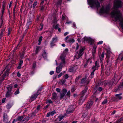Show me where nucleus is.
Segmentation results:
<instances>
[{"label":"nucleus","instance_id":"f257e3e1","mask_svg":"<svg viewBox=\"0 0 123 123\" xmlns=\"http://www.w3.org/2000/svg\"><path fill=\"white\" fill-rule=\"evenodd\" d=\"M122 6V1L121 0H116L112 8V10L111 13V16H114L116 14H117V11H118L121 13L120 11L117 9L118 8L121 7Z\"/></svg>","mask_w":123,"mask_h":123},{"label":"nucleus","instance_id":"f03ea898","mask_svg":"<svg viewBox=\"0 0 123 123\" xmlns=\"http://www.w3.org/2000/svg\"><path fill=\"white\" fill-rule=\"evenodd\" d=\"M117 14H116L114 16H111L112 18H114V21H117L118 20L120 22L119 25L121 28H123V18L121 13H119L118 11H117Z\"/></svg>","mask_w":123,"mask_h":123},{"label":"nucleus","instance_id":"7ed1b4c3","mask_svg":"<svg viewBox=\"0 0 123 123\" xmlns=\"http://www.w3.org/2000/svg\"><path fill=\"white\" fill-rule=\"evenodd\" d=\"M87 1L91 7H96L98 9L100 6V3L98 0H87Z\"/></svg>","mask_w":123,"mask_h":123},{"label":"nucleus","instance_id":"20e7f679","mask_svg":"<svg viewBox=\"0 0 123 123\" xmlns=\"http://www.w3.org/2000/svg\"><path fill=\"white\" fill-rule=\"evenodd\" d=\"M106 57V62L107 64L109 65V66H111L112 64V61L113 59L112 57L111 56L110 53V51L107 52L105 54Z\"/></svg>","mask_w":123,"mask_h":123},{"label":"nucleus","instance_id":"39448f33","mask_svg":"<svg viewBox=\"0 0 123 123\" xmlns=\"http://www.w3.org/2000/svg\"><path fill=\"white\" fill-rule=\"evenodd\" d=\"M110 10V8L109 6H103L101 8L100 12L101 13L108 14Z\"/></svg>","mask_w":123,"mask_h":123},{"label":"nucleus","instance_id":"423d86ee","mask_svg":"<svg viewBox=\"0 0 123 123\" xmlns=\"http://www.w3.org/2000/svg\"><path fill=\"white\" fill-rule=\"evenodd\" d=\"M67 91V90L65 88H64L62 90V93H60V100L65 98L66 94Z\"/></svg>","mask_w":123,"mask_h":123},{"label":"nucleus","instance_id":"0eeeda50","mask_svg":"<svg viewBox=\"0 0 123 123\" xmlns=\"http://www.w3.org/2000/svg\"><path fill=\"white\" fill-rule=\"evenodd\" d=\"M122 94V93H120L116 94L115 95V97L113 98L114 101H115L117 102L118 100L121 99L122 98V97L121 96Z\"/></svg>","mask_w":123,"mask_h":123},{"label":"nucleus","instance_id":"6e6552de","mask_svg":"<svg viewBox=\"0 0 123 123\" xmlns=\"http://www.w3.org/2000/svg\"><path fill=\"white\" fill-rule=\"evenodd\" d=\"M65 54L64 52H63L60 56V58L62 61V62L61 63H62V64H63L64 65L65 64Z\"/></svg>","mask_w":123,"mask_h":123},{"label":"nucleus","instance_id":"1a4fd4ad","mask_svg":"<svg viewBox=\"0 0 123 123\" xmlns=\"http://www.w3.org/2000/svg\"><path fill=\"white\" fill-rule=\"evenodd\" d=\"M123 88V80L121 82L117 88H116L115 90V92H116L117 91L121 90Z\"/></svg>","mask_w":123,"mask_h":123},{"label":"nucleus","instance_id":"9d476101","mask_svg":"<svg viewBox=\"0 0 123 123\" xmlns=\"http://www.w3.org/2000/svg\"><path fill=\"white\" fill-rule=\"evenodd\" d=\"M57 40V37H55L53 38L51 42L50 45L51 47H52L53 46L55 45V43H56Z\"/></svg>","mask_w":123,"mask_h":123},{"label":"nucleus","instance_id":"9b49d317","mask_svg":"<svg viewBox=\"0 0 123 123\" xmlns=\"http://www.w3.org/2000/svg\"><path fill=\"white\" fill-rule=\"evenodd\" d=\"M112 79L117 83L119 80L120 79L118 78V75L116 73H115L114 76Z\"/></svg>","mask_w":123,"mask_h":123},{"label":"nucleus","instance_id":"f8f14e48","mask_svg":"<svg viewBox=\"0 0 123 123\" xmlns=\"http://www.w3.org/2000/svg\"><path fill=\"white\" fill-rule=\"evenodd\" d=\"M74 111V109L73 106H70L68 108L66 111V112L67 114H69L72 113Z\"/></svg>","mask_w":123,"mask_h":123},{"label":"nucleus","instance_id":"ddd939ff","mask_svg":"<svg viewBox=\"0 0 123 123\" xmlns=\"http://www.w3.org/2000/svg\"><path fill=\"white\" fill-rule=\"evenodd\" d=\"M85 49L84 48H82L80 49L78 53V56L77 57V58H80L83 54V51Z\"/></svg>","mask_w":123,"mask_h":123},{"label":"nucleus","instance_id":"4468645a","mask_svg":"<svg viewBox=\"0 0 123 123\" xmlns=\"http://www.w3.org/2000/svg\"><path fill=\"white\" fill-rule=\"evenodd\" d=\"M6 1L5 0H4L3 2V5L2 8V13L1 16H2L4 14V13L5 10V8L6 6Z\"/></svg>","mask_w":123,"mask_h":123},{"label":"nucleus","instance_id":"2eb2a0df","mask_svg":"<svg viewBox=\"0 0 123 123\" xmlns=\"http://www.w3.org/2000/svg\"><path fill=\"white\" fill-rule=\"evenodd\" d=\"M93 103V102L92 101H90L88 102L86 107V109H90L92 106Z\"/></svg>","mask_w":123,"mask_h":123},{"label":"nucleus","instance_id":"dca6fc26","mask_svg":"<svg viewBox=\"0 0 123 123\" xmlns=\"http://www.w3.org/2000/svg\"><path fill=\"white\" fill-rule=\"evenodd\" d=\"M63 66L62 64V63H60L59 66L56 68V71L57 73H59L62 70Z\"/></svg>","mask_w":123,"mask_h":123},{"label":"nucleus","instance_id":"f3484780","mask_svg":"<svg viewBox=\"0 0 123 123\" xmlns=\"http://www.w3.org/2000/svg\"><path fill=\"white\" fill-rule=\"evenodd\" d=\"M3 122H7L9 121L8 117L7 114L4 113L3 115Z\"/></svg>","mask_w":123,"mask_h":123},{"label":"nucleus","instance_id":"a211bd4d","mask_svg":"<svg viewBox=\"0 0 123 123\" xmlns=\"http://www.w3.org/2000/svg\"><path fill=\"white\" fill-rule=\"evenodd\" d=\"M37 95H36L35 94H34L31 97L29 100V101L30 102H31L33 101L37 97Z\"/></svg>","mask_w":123,"mask_h":123},{"label":"nucleus","instance_id":"6ab92c4d","mask_svg":"<svg viewBox=\"0 0 123 123\" xmlns=\"http://www.w3.org/2000/svg\"><path fill=\"white\" fill-rule=\"evenodd\" d=\"M88 89V87L87 86H86L84 89L81 92V95L82 97H83L84 95L85 94L86 92Z\"/></svg>","mask_w":123,"mask_h":123},{"label":"nucleus","instance_id":"aec40b11","mask_svg":"<svg viewBox=\"0 0 123 123\" xmlns=\"http://www.w3.org/2000/svg\"><path fill=\"white\" fill-rule=\"evenodd\" d=\"M115 83H116L114 81H113L112 79H111V81H110L107 83V84L110 87H111L113 85L115 84Z\"/></svg>","mask_w":123,"mask_h":123},{"label":"nucleus","instance_id":"412c9836","mask_svg":"<svg viewBox=\"0 0 123 123\" xmlns=\"http://www.w3.org/2000/svg\"><path fill=\"white\" fill-rule=\"evenodd\" d=\"M85 100V99L81 97L79 100V105H81L84 102Z\"/></svg>","mask_w":123,"mask_h":123},{"label":"nucleus","instance_id":"4be33fe9","mask_svg":"<svg viewBox=\"0 0 123 123\" xmlns=\"http://www.w3.org/2000/svg\"><path fill=\"white\" fill-rule=\"evenodd\" d=\"M43 50L42 54L43 57L45 59H46L47 58V54L44 50Z\"/></svg>","mask_w":123,"mask_h":123},{"label":"nucleus","instance_id":"5701e85b","mask_svg":"<svg viewBox=\"0 0 123 123\" xmlns=\"http://www.w3.org/2000/svg\"><path fill=\"white\" fill-rule=\"evenodd\" d=\"M6 76H7V74L6 73H5L1 77V79L0 80V83H2L3 80L5 78Z\"/></svg>","mask_w":123,"mask_h":123},{"label":"nucleus","instance_id":"b1692460","mask_svg":"<svg viewBox=\"0 0 123 123\" xmlns=\"http://www.w3.org/2000/svg\"><path fill=\"white\" fill-rule=\"evenodd\" d=\"M76 67H74L70 68L69 69V71L70 72H74L76 71Z\"/></svg>","mask_w":123,"mask_h":123},{"label":"nucleus","instance_id":"393cba45","mask_svg":"<svg viewBox=\"0 0 123 123\" xmlns=\"http://www.w3.org/2000/svg\"><path fill=\"white\" fill-rule=\"evenodd\" d=\"M29 19L28 20V22H31L33 20V14H31L29 15Z\"/></svg>","mask_w":123,"mask_h":123},{"label":"nucleus","instance_id":"a878e982","mask_svg":"<svg viewBox=\"0 0 123 123\" xmlns=\"http://www.w3.org/2000/svg\"><path fill=\"white\" fill-rule=\"evenodd\" d=\"M52 99L54 100H55L57 99V98L56 97L57 94L56 93H53L52 94Z\"/></svg>","mask_w":123,"mask_h":123},{"label":"nucleus","instance_id":"bb28decb","mask_svg":"<svg viewBox=\"0 0 123 123\" xmlns=\"http://www.w3.org/2000/svg\"><path fill=\"white\" fill-rule=\"evenodd\" d=\"M75 41L74 40L73 38H69V39L68 40L66 41V42L68 43H73Z\"/></svg>","mask_w":123,"mask_h":123},{"label":"nucleus","instance_id":"cd10ccee","mask_svg":"<svg viewBox=\"0 0 123 123\" xmlns=\"http://www.w3.org/2000/svg\"><path fill=\"white\" fill-rule=\"evenodd\" d=\"M41 49V48L40 47L37 46L35 50V54H37Z\"/></svg>","mask_w":123,"mask_h":123},{"label":"nucleus","instance_id":"c85d7f7f","mask_svg":"<svg viewBox=\"0 0 123 123\" xmlns=\"http://www.w3.org/2000/svg\"><path fill=\"white\" fill-rule=\"evenodd\" d=\"M24 117L22 116H18L16 119L17 121H21L23 119Z\"/></svg>","mask_w":123,"mask_h":123},{"label":"nucleus","instance_id":"c756f323","mask_svg":"<svg viewBox=\"0 0 123 123\" xmlns=\"http://www.w3.org/2000/svg\"><path fill=\"white\" fill-rule=\"evenodd\" d=\"M70 91H69L67 92V93L66 95L65 96V98L67 99L68 98H69L70 97Z\"/></svg>","mask_w":123,"mask_h":123},{"label":"nucleus","instance_id":"7c9ffc66","mask_svg":"<svg viewBox=\"0 0 123 123\" xmlns=\"http://www.w3.org/2000/svg\"><path fill=\"white\" fill-rule=\"evenodd\" d=\"M5 28L1 29L0 30V34L4 35L5 33Z\"/></svg>","mask_w":123,"mask_h":123},{"label":"nucleus","instance_id":"2f4dec72","mask_svg":"<svg viewBox=\"0 0 123 123\" xmlns=\"http://www.w3.org/2000/svg\"><path fill=\"white\" fill-rule=\"evenodd\" d=\"M99 63L97 62V61H96L95 62V65L94 67L96 68H97V69H98V68L99 67Z\"/></svg>","mask_w":123,"mask_h":123},{"label":"nucleus","instance_id":"473e14b6","mask_svg":"<svg viewBox=\"0 0 123 123\" xmlns=\"http://www.w3.org/2000/svg\"><path fill=\"white\" fill-rule=\"evenodd\" d=\"M7 92H11L12 89V87L11 86H9L8 87H7Z\"/></svg>","mask_w":123,"mask_h":123},{"label":"nucleus","instance_id":"72a5a7b5","mask_svg":"<svg viewBox=\"0 0 123 123\" xmlns=\"http://www.w3.org/2000/svg\"><path fill=\"white\" fill-rule=\"evenodd\" d=\"M29 117H26L24 118L22 121L25 122H27L29 120Z\"/></svg>","mask_w":123,"mask_h":123},{"label":"nucleus","instance_id":"f704fd0d","mask_svg":"<svg viewBox=\"0 0 123 123\" xmlns=\"http://www.w3.org/2000/svg\"><path fill=\"white\" fill-rule=\"evenodd\" d=\"M8 66H6L5 68V69H6L7 70H6V71L5 73H6L7 74V75H8V72L10 70L9 68H8Z\"/></svg>","mask_w":123,"mask_h":123},{"label":"nucleus","instance_id":"c9c22d12","mask_svg":"<svg viewBox=\"0 0 123 123\" xmlns=\"http://www.w3.org/2000/svg\"><path fill=\"white\" fill-rule=\"evenodd\" d=\"M11 92H7L6 95V97L8 98L10 97L11 95Z\"/></svg>","mask_w":123,"mask_h":123},{"label":"nucleus","instance_id":"e433bc0d","mask_svg":"<svg viewBox=\"0 0 123 123\" xmlns=\"http://www.w3.org/2000/svg\"><path fill=\"white\" fill-rule=\"evenodd\" d=\"M12 107V105L10 103H8L6 105V107L7 109H9Z\"/></svg>","mask_w":123,"mask_h":123},{"label":"nucleus","instance_id":"4c0bfd02","mask_svg":"<svg viewBox=\"0 0 123 123\" xmlns=\"http://www.w3.org/2000/svg\"><path fill=\"white\" fill-rule=\"evenodd\" d=\"M41 89H39L37 91L36 94H35L36 95H37V96L38 95H39L41 92Z\"/></svg>","mask_w":123,"mask_h":123},{"label":"nucleus","instance_id":"58836bf2","mask_svg":"<svg viewBox=\"0 0 123 123\" xmlns=\"http://www.w3.org/2000/svg\"><path fill=\"white\" fill-rule=\"evenodd\" d=\"M88 41L91 43V44H92L94 42L93 40L90 38H89Z\"/></svg>","mask_w":123,"mask_h":123},{"label":"nucleus","instance_id":"ea45409f","mask_svg":"<svg viewBox=\"0 0 123 123\" xmlns=\"http://www.w3.org/2000/svg\"><path fill=\"white\" fill-rule=\"evenodd\" d=\"M37 1H35L33 5L32 8L33 9L35 8V6L37 5Z\"/></svg>","mask_w":123,"mask_h":123},{"label":"nucleus","instance_id":"a19ab883","mask_svg":"<svg viewBox=\"0 0 123 123\" xmlns=\"http://www.w3.org/2000/svg\"><path fill=\"white\" fill-rule=\"evenodd\" d=\"M43 24H41L40 25V29H39V31H42L43 29Z\"/></svg>","mask_w":123,"mask_h":123},{"label":"nucleus","instance_id":"79ce46f5","mask_svg":"<svg viewBox=\"0 0 123 123\" xmlns=\"http://www.w3.org/2000/svg\"><path fill=\"white\" fill-rule=\"evenodd\" d=\"M105 73L107 75H109L110 74V71H109V70L108 69L106 71Z\"/></svg>","mask_w":123,"mask_h":123},{"label":"nucleus","instance_id":"37998d69","mask_svg":"<svg viewBox=\"0 0 123 123\" xmlns=\"http://www.w3.org/2000/svg\"><path fill=\"white\" fill-rule=\"evenodd\" d=\"M94 71H92V72L90 77L91 78H92L93 77L94 75Z\"/></svg>","mask_w":123,"mask_h":123},{"label":"nucleus","instance_id":"c03bdc74","mask_svg":"<svg viewBox=\"0 0 123 123\" xmlns=\"http://www.w3.org/2000/svg\"><path fill=\"white\" fill-rule=\"evenodd\" d=\"M107 103V99H105L102 103V104L103 105Z\"/></svg>","mask_w":123,"mask_h":123},{"label":"nucleus","instance_id":"a18cd8bd","mask_svg":"<svg viewBox=\"0 0 123 123\" xmlns=\"http://www.w3.org/2000/svg\"><path fill=\"white\" fill-rule=\"evenodd\" d=\"M49 113H50L51 115L53 116L55 113L56 112L55 111H54L51 112H50Z\"/></svg>","mask_w":123,"mask_h":123},{"label":"nucleus","instance_id":"49530a36","mask_svg":"<svg viewBox=\"0 0 123 123\" xmlns=\"http://www.w3.org/2000/svg\"><path fill=\"white\" fill-rule=\"evenodd\" d=\"M98 90L99 92H101L103 90V88L101 87L98 86Z\"/></svg>","mask_w":123,"mask_h":123},{"label":"nucleus","instance_id":"de8ad7c7","mask_svg":"<svg viewBox=\"0 0 123 123\" xmlns=\"http://www.w3.org/2000/svg\"><path fill=\"white\" fill-rule=\"evenodd\" d=\"M101 72H103L104 71V65L102 64H101Z\"/></svg>","mask_w":123,"mask_h":123},{"label":"nucleus","instance_id":"09e8293b","mask_svg":"<svg viewBox=\"0 0 123 123\" xmlns=\"http://www.w3.org/2000/svg\"><path fill=\"white\" fill-rule=\"evenodd\" d=\"M92 71H94V72H95V70L96 69H97V68H96L95 67H94L93 66L92 67Z\"/></svg>","mask_w":123,"mask_h":123},{"label":"nucleus","instance_id":"8fccbe9b","mask_svg":"<svg viewBox=\"0 0 123 123\" xmlns=\"http://www.w3.org/2000/svg\"><path fill=\"white\" fill-rule=\"evenodd\" d=\"M86 80V78H85L82 79L81 81V83H83Z\"/></svg>","mask_w":123,"mask_h":123},{"label":"nucleus","instance_id":"3c124183","mask_svg":"<svg viewBox=\"0 0 123 123\" xmlns=\"http://www.w3.org/2000/svg\"><path fill=\"white\" fill-rule=\"evenodd\" d=\"M62 0H59L57 4L58 5H60L61 4Z\"/></svg>","mask_w":123,"mask_h":123},{"label":"nucleus","instance_id":"603ef678","mask_svg":"<svg viewBox=\"0 0 123 123\" xmlns=\"http://www.w3.org/2000/svg\"><path fill=\"white\" fill-rule=\"evenodd\" d=\"M64 116H59L58 118L59 119V121H61L64 117Z\"/></svg>","mask_w":123,"mask_h":123},{"label":"nucleus","instance_id":"864d4df0","mask_svg":"<svg viewBox=\"0 0 123 123\" xmlns=\"http://www.w3.org/2000/svg\"><path fill=\"white\" fill-rule=\"evenodd\" d=\"M19 93V89H18L14 93V94L15 95L18 94Z\"/></svg>","mask_w":123,"mask_h":123},{"label":"nucleus","instance_id":"5fc2aeb1","mask_svg":"<svg viewBox=\"0 0 123 123\" xmlns=\"http://www.w3.org/2000/svg\"><path fill=\"white\" fill-rule=\"evenodd\" d=\"M53 102H52V101L51 100H48L46 103H52Z\"/></svg>","mask_w":123,"mask_h":123},{"label":"nucleus","instance_id":"6e6d98bb","mask_svg":"<svg viewBox=\"0 0 123 123\" xmlns=\"http://www.w3.org/2000/svg\"><path fill=\"white\" fill-rule=\"evenodd\" d=\"M36 63L35 62H33V65H32V68H34L36 67Z\"/></svg>","mask_w":123,"mask_h":123},{"label":"nucleus","instance_id":"4d7b16f0","mask_svg":"<svg viewBox=\"0 0 123 123\" xmlns=\"http://www.w3.org/2000/svg\"><path fill=\"white\" fill-rule=\"evenodd\" d=\"M43 37L42 36H41L39 37L38 39V41L41 42L42 40Z\"/></svg>","mask_w":123,"mask_h":123},{"label":"nucleus","instance_id":"13d9d810","mask_svg":"<svg viewBox=\"0 0 123 123\" xmlns=\"http://www.w3.org/2000/svg\"><path fill=\"white\" fill-rule=\"evenodd\" d=\"M89 38L87 37H84V40L85 41H88Z\"/></svg>","mask_w":123,"mask_h":123},{"label":"nucleus","instance_id":"bf43d9fd","mask_svg":"<svg viewBox=\"0 0 123 123\" xmlns=\"http://www.w3.org/2000/svg\"><path fill=\"white\" fill-rule=\"evenodd\" d=\"M80 76H79L78 77L76 78L75 79V82H77V81H78L79 79L80 78Z\"/></svg>","mask_w":123,"mask_h":123},{"label":"nucleus","instance_id":"052dcab7","mask_svg":"<svg viewBox=\"0 0 123 123\" xmlns=\"http://www.w3.org/2000/svg\"><path fill=\"white\" fill-rule=\"evenodd\" d=\"M56 91L58 92H61L60 89L59 88H57L56 89Z\"/></svg>","mask_w":123,"mask_h":123},{"label":"nucleus","instance_id":"680f3d73","mask_svg":"<svg viewBox=\"0 0 123 123\" xmlns=\"http://www.w3.org/2000/svg\"><path fill=\"white\" fill-rule=\"evenodd\" d=\"M76 44H77V47H76V50H77L79 48V45L78 44V43H76Z\"/></svg>","mask_w":123,"mask_h":123},{"label":"nucleus","instance_id":"e2e57ef3","mask_svg":"<svg viewBox=\"0 0 123 123\" xmlns=\"http://www.w3.org/2000/svg\"><path fill=\"white\" fill-rule=\"evenodd\" d=\"M96 52V50H92V53L93 54V55H94V54H95Z\"/></svg>","mask_w":123,"mask_h":123},{"label":"nucleus","instance_id":"0e129e2a","mask_svg":"<svg viewBox=\"0 0 123 123\" xmlns=\"http://www.w3.org/2000/svg\"><path fill=\"white\" fill-rule=\"evenodd\" d=\"M105 55V53L104 52H102V54L101 55V57L102 58H103L104 57Z\"/></svg>","mask_w":123,"mask_h":123},{"label":"nucleus","instance_id":"69168bd1","mask_svg":"<svg viewBox=\"0 0 123 123\" xmlns=\"http://www.w3.org/2000/svg\"><path fill=\"white\" fill-rule=\"evenodd\" d=\"M103 43V41H101L97 43L98 44H101Z\"/></svg>","mask_w":123,"mask_h":123},{"label":"nucleus","instance_id":"338daca9","mask_svg":"<svg viewBox=\"0 0 123 123\" xmlns=\"http://www.w3.org/2000/svg\"><path fill=\"white\" fill-rule=\"evenodd\" d=\"M67 121H62L61 122H57L56 123H67Z\"/></svg>","mask_w":123,"mask_h":123},{"label":"nucleus","instance_id":"774afa93","mask_svg":"<svg viewBox=\"0 0 123 123\" xmlns=\"http://www.w3.org/2000/svg\"><path fill=\"white\" fill-rule=\"evenodd\" d=\"M65 79H67L68 77V74H66L65 76H64Z\"/></svg>","mask_w":123,"mask_h":123}]
</instances>
